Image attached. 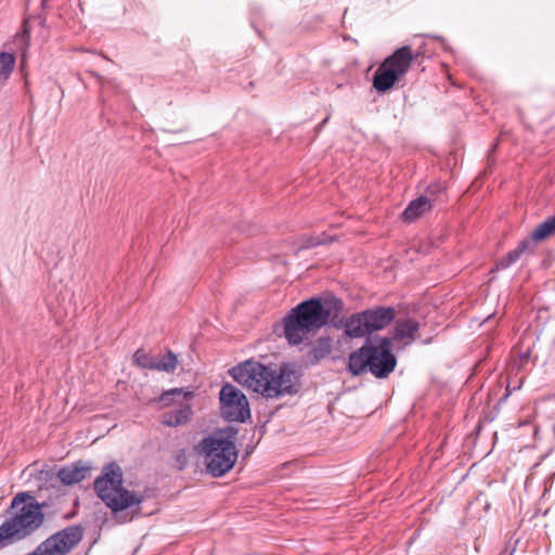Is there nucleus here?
Segmentation results:
<instances>
[{
	"label": "nucleus",
	"mask_w": 555,
	"mask_h": 555,
	"mask_svg": "<svg viewBox=\"0 0 555 555\" xmlns=\"http://www.w3.org/2000/svg\"><path fill=\"white\" fill-rule=\"evenodd\" d=\"M418 331V321L412 318H399L395 319V326L390 332V336L387 337L390 339V346L395 343L400 347H405L416 339Z\"/></svg>",
	"instance_id": "10"
},
{
	"label": "nucleus",
	"mask_w": 555,
	"mask_h": 555,
	"mask_svg": "<svg viewBox=\"0 0 555 555\" xmlns=\"http://www.w3.org/2000/svg\"><path fill=\"white\" fill-rule=\"evenodd\" d=\"M83 537L81 526H68L41 542L34 552L26 555H66Z\"/></svg>",
	"instance_id": "8"
},
{
	"label": "nucleus",
	"mask_w": 555,
	"mask_h": 555,
	"mask_svg": "<svg viewBox=\"0 0 555 555\" xmlns=\"http://www.w3.org/2000/svg\"><path fill=\"white\" fill-rule=\"evenodd\" d=\"M133 362L143 369H154L155 358L147 354L143 349H138L133 354Z\"/></svg>",
	"instance_id": "20"
},
{
	"label": "nucleus",
	"mask_w": 555,
	"mask_h": 555,
	"mask_svg": "<svg viewBox=\"0 0 555 555\" xmlns=\"http://www.w3.org/2000/svg\"><path fill=\"white\" fill-rule=\"evenodd\" d=\"M177 363L176 354L169 350L160 360L155 359L153 370L170 373L175 371Z\"/></svg>",
	"instance_id": "19"
},
{
	"label": "nucleus",
	"mask_w": 555,
	"mask_h": 555,
	"mask_svg": "<svg viewBox=\"0 0 555 555\" xmlns=\"http://www.w3.org/2000/svg\"><path fill=\"white\" fill-rule=\"evenodd\" d=\"M91 470V466L83 462L78 461L72 465L64 466L57 472V477L62 483L72 486L86 479Z\"/></svg>",
	"instance_id": "12"
},
{
	"label": "nucleus",
	"mask_w": 555,
	"mask_h": 555,
	"mask_svg": "<svg viewBox=\"0 0 555 555\" xmlns=\"http://www.w3.org/2000/svg\"><path fill=\"white\" fill-rule=\"evenodd\" d=\"M330 352H331V345L327 339H325V340L320 339L319 344L312 349L313 358L317 360L324 358Z\"/></svg>",
	"instance_id": "22"
},
{
	"label": "nucleus",
	"mask_w": 555,
	"mask_h": 555,
	"mask_svg": "<svg viewBox=\"0 0 555 555\" xmlns=\"http://www.w3.org/2000/svg\"><path fill=\"white\" fill-rule=\"evenodd\" d=\"M193 414L190 404H183L180 409L169 411L163 415L162 423L169 427H177L188 423Z\"/></svg>",
	"instance_id": "15"
},
{
	"label": "nucleus",
	"mask_w": 555,
	"mask_h": 555,
	"mask_svg": "<svg viewBox=\"0 0 555 555\" xmlns=\"http://www.w3.org/2000/svg\"><path fill=\"white\" fill-rule=\"evenodd\" d=\"M11 508L15 514L2 525L13 541L23 540L37 531L44 522L43 504L38 503L26 492L17 493Z\"/></svg>",
	"instance_id": "5"
},
{
	"label": "nucleus",
	"mask_w": 555,
	"mask_h": 555,
	"mask_svg": "<svg viewBox=\"0 0 555 555\" xmlns=\"http://www.w3.org/2000/svg\"><path fill=\"white\" fill-rule=\"evenodd\" d=\"M400 78L387 65H382L376 69L373 76V87L382 93L390 90Z\"/></svg>",
	"instance_id": "13"
},
{
	"label": "nucleus",
	"mask_w": 555,
	"mask_h": 555,
	"mask_svg": "<svg viewBox=\"0 0 555 555\" xmlns=\"http://www.w3.org/2000/svg\"><path fill=\"white\" fill-rule=\"evenodd\" d=\"M230 374L240 385L266 399L295 393L298 382L296 371L291 364L273 366L257 361H245L232 367Z\"/></svg>",
	"instance_id": "1"
},
{
	"label": "nucleus",
	"mask_w": 555,
	"mask_h": 555,
	"mask_svg": "<svg viewBox=\"0 0 555 555\" xmlns=\"http://www.w3.org/2000/svg\"><path fill=\"white\" fill-rule=\"evenodd\" d=\"M15 66V56L12 53H0V83L8 80Z\"/></svg>",
	"instance_id": "18"
},
{
	"label": "nucleus",
	"mask_w": 555,
	"mask_h": 555,
	"mask_svg": "<svg viewBox=\"0 0 555 555\" xmlns=\"http://www.w3.org/2000/svg\"><path fill=\"white\" fill-rule=\"evenodd\" d=\"M186 396H191V393H185V395H182V389H179V388H173V389H170L168 391H165L159 398H158V402L162 403V406H168L170 405L177 397H186Z\"/></svg>",
	"instance_id": "21"
},
{
	"label": "nucleus",
	"mask_w": 555,
	"mask_h": 555,
	"mask_svg": "<svg viewBox=\"0 0 555 555\" xmlns=\"http://www.w3.org/2000/svg\"><path fill=\"white\" fill-rule=\"evenodd\" d=\"M331 312L319 298H311L297 305L284 319V335L291 345H299L309 334L324 326Z\"/></svg>",
	"instance_id": "3"
},
{
	"label": "nucleus",
	"mask_w": 555,
	"mask_h": 555,
	"mask_svg": "<svg viewBox=\"0 0 555 555\" xmlns=\"http://www.w3.org/2000/svg\"><path fill=\"white\" fill-rule=\"evenodd\" d=\"M388 337L367 338L362 347L348 357V370L353 376L371 373L376 378H387L397 366Z\"/></svg>",
	"instance_id": "2"
},
{
	"label": "nucleus",
	"mask_w": 555,
	"mask_h": 555,
	"mask_svg": "<svg viewBox=\"0 0 555 555\" xmlns=\"http://www.w3.org/2000/svg\"><path fill=\"white\" fill-rule=\"evenodd\" d=\"M395 319L396 309L392 307L377 306L366 309L346 319L345 334L351 338H361L386 328Z\"/></svg>",
	"instance_id": "7"
},
{
	"label": "nucleus",
	"mask_w": 555,
	"mask_h": 555,
	"mask_svg": "<svg viewBox=\"0 0 555 555\" xmlns=\"http://www.w3.org/2000/svg\"><path fill=\"white\" fill-rule=\"evenodd\" d=\"M534 250V244L532 240H522L518 246L511 250L505 257L501 258L496 262V269H506L513 263H515L522 254L532 253Z\"/></svg>",
	"instance_id": "14"
},
{
	"label": "nucleus",
	"mask_w": 555,
	"mask_h": 555,
	"mask_svg": "<svg viewBox=\"0 0 555 555\" xmlns=\"http://www.w3.org/2000/svg\"><path fill=\"white\" fill-rule=\"evenodd\" d=\"M122 470L116 463L107 464L94 481V490L99 498L113 512H121L139 505L142 498L122 487Z\"/></svg>",
	"instance_id": "6"
},
{
	"label": "nucleus",
	"mask_w": 555,
	"mask_h": 555,
	"mask_svg": "<svg viewBox=\"0 0 555 555\" xmlns=\"http://www.w3.org/2000/svg\"><path fill=\"white\" fill-rule=\"evenodd\" d=\"M417 55L418 54L413 53L410 46H403L386 57L383 63L392 69L399 78H401L408 73L412 62L417 57Z\"/></svg>",
	"instance_id": "11"
},
{
	"label": "nucleus",
	"mask_w": 555,
	"mask_h": 555,
	"mask_svg": "<svg viewBox=\"0 0 555 555\" xmlns=\"http://www.w3.org/2000/svg\"><path fill=\"white\" fill-rule=\"evenodd\" d=\"M14 542L12 538L9 535L8 531L3 527V525L0 526V548L4 547L5 545Z\"/></svg>",
	"instance_id": "24"
},
{
	"label": "nucleus",
	"mask_w": 555,
	"mask_h": 555,
	"mask_svg": "<svg viewBox=\"0 0 555 555\" xmlns=\"http://www.w3.org/2000/svg\"><path fill=\"white\" fill-rule=\"evenodd\" d=\"M552 235H555V215L540 223L527 240H532L535 245L537 242L544 241Z\"/></svg>",
	"instance_id": "17"
},
{
	"label": "nucleus",
	"mask_w": 555,
	"mask_h": 555,
	"mask_svg": "<svg viewBox=\"0 0 555 555\" xmlns=\"http://www.w3.org/2000/svg\"><path fill=\"white\" fill-rule=\"evenodd\" d=\"M530 360V351L527 349L526 351L518 352L517 356L513 359V366L517 370L524 369V366L529 362Z\"/></svg>",
	"instance_id": "23"
},
{
	"label": "nucleus",
	"mask_w": 555,
	"mask_h": 555,
	"mask_svg": "<svg viewBox=\"0 0 555 555\" xmlns=\"http://www.w3.org/2000/svg\"><path fill=\"white\" fill-rule=\"evenodd\" d=\"M220 414L229 422L245 423L250 418L246 396L232 384H224L219 392Z\"/></svg>",
	"instance_id": "9"
},
{
	"label": "nucleus",
	"mask_w": 555,
	"mask_h": 555,
	"mask_svg": "<svg viewBox=\"0 0 555 555\" xmlns=\"http://www.w3.org/2000/svg\"><path fill=\"white\" fill-rule=\"evenodd\" d=\"M236 433L235 429L228 428L205 437L198 443L197 450L205 457L207 472L214 477L223 476L234 466L237 460L234 442Z\"/></svg>",
	"instance_id": "4"
},
{
	"label": "nucleus",
	"mask_w": 555,
	"mask_h": 555,
	"mask_svg": "<svg viewBox=\"0 0 555 555\" xmlns=\"http://www.w3.org/2000/svg\"><path fill=\"white\" fill-rule=\"evenodd\" d=\"M431 202L426 196H420L412 201L404 209L402 217L405 221H414L426 211L430 210Z\"/></svg>",
	"instance_id": "16"
}]
</instances>
